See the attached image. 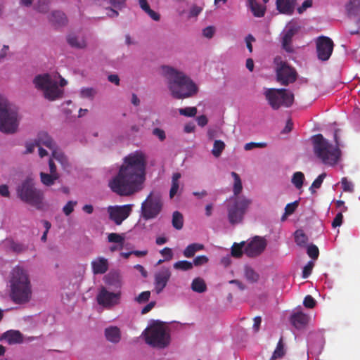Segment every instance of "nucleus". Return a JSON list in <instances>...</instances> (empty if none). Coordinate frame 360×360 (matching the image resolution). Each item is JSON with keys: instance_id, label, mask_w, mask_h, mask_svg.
<instances>
[{"instance_id": "obj_1", "label": "nucleus", "mask_w": 360, "mask_h": 360, "mask_svg": "<svg viewBox=\"0 0 360 360\" xmlns=\"http://www.w3.org/2000/svg\"><path fill=\"white\" fill-rule=\"evenodd\" d=\"M146 156L140 150L124 158L117 175L114 177V193L120 196H130L141 191L146 180Z\"/></svg>"}, {"instance_id": "obj_2", "label": "nucleus", "mask_w": 360, "mask_h": 360, "mask_svg": "<svg viewBox=\"0 0 360 360\" xmlns=\"http://www.w3.org/2000/svg\"><path fill=\"white\" fill-rule=\"evenodd\" d=\"M161 69L173 98L184 99L192 97L198 93V87L195 83L183 72L167 65L162 66Z\"/></svg>"}, {"instance_id": "obj_3", "label": "nucleus", "mask_w": 360, "mask_h": 360, "mask_svg": "<svg viewBox=\"0 0 360 360\" xmlns=\"http://www.w3.org/2000/svg\"><path fill=\"white\" fill-rule=\"evenodd\" d=\"M9 297L15 304H26L32 299L33 290L30 276L22 266L14 267L10 273Z\"/></svg>"}, {"instance_id": "obj_4", "label": "nucleus", "mask_w": 360, "mask_h": 360, "mask_svg": "<svg viewBox=\"0 0 360 360\" xmlns=\"http://www.w3.org/2000/svg\"><path fill=\"white\" fill-rule=\"evenodd\" d=\"M21 120L19 108L7 97L0 95V131L8 135L16 134Z\"/></svg>"}, {"instance_id": "obj_5", "label": "nucleus", "mask_w": 360, "mask_h": 360, "mask_svg": "<svg viewBox=\"0 0 360 360\" xmlns=\"http://www.w3.org/2000/svg\"><path fill=\"white\" fill-rule=\"evenodd\" d=\"M340 129H336L334 133V140L335 146L326 139L322 134H318L312 137L313 148L314 154L325 165H335L340 156V146L338 133Z\"/></svg>"}, {"instance_id": "obj_6", "label": "nucleus", "mask_w": 360, "mask_h": 360, "mask_svg": "<svg viewBox=\"0 0 360 360\" xmlns=\"http://www.w3.org/2000/svg\"><path fill=\"white\" fill-rule=\"evenodd\" d=\"M18 197L23 202L28 203L38 210L44 207V192L36 187L34 179L32 177L25 179L17 187Z\"/></svg>"}, {"instance_id": "obj_7", "label": "nucleus", "mask_w": 360, "mask_h": 360, "mask_svg": "<svg viewBox=\"0 0 360 360\" xmlns=\"http://www.w3.org/2000/svg\"><path fill=\"white\" fill-rule=\"evenodd\" d=\"M34 88L42 93L43 96L53 101L63 97V90L59 87L56 75L47 73L36 75L32 81Z\"/></svg>"}, {"instance_id": "obj_8", "label": "nucleus", "mask_w": 360, "mask_h": 360, "mask_svg": "<svg viewBox=\"0 0 360 360\" xmlns=\"http://www.w3.org/2000/svg\"><path fill=\"white\" fill-rule=\"evenodd\" d=\"M145 340L147 344L158 348H165L169 344L170 335L166 331L163 322L154 321L145 332Z\"/></svg>"}, {"instance_id": "obj_9", "label": "nucleus", "mask_w": 360, "mask_h": 360, "mask_svg": "<svg viewBox=\"0 0 360 360\" xmlns=\"http://www.w3.org/2000/svg\"><path fill=\"white\" fill-rule=\"evenodd\" d=\"M264 96L274 110H278L282 106L289 108L294 102L293 94L285 89H268Z\"/></svg>"}, {"instance_id": "obj_10", "label": "nucleus", "mask_w": 360, "mask_h": 360, "mask_svg": "<svg viewBox=\"0 0 360 360\" xmlns=\"http://www.w3.org/2000/svg\"><path fill=\"white\" fill-rule=\"evenodd\" d=\"M251 204L252 200L244 195L235 198L233 205L228 207V219L230 224L233 225L240 223Z\"/></svg>"}, {"instance_id": "obj_11", "label": "nucleus", "mask_w": 360, "mask_h": 360, "mask_svg": "<svg viewBox=\"0 0 360 360\" xmlns=\"http://www.w3.org/2000/svg\"><path fill=\"white\" fill-rule=\"evenodd\" d=\"M162 200L158 193H150L141 204V215L143 219L148 220L155 218L162 208Z\"/></svg>"}, {"instance_id": "obj_12", "label": "nucleus", "mask_w": 360, "mask_h": 360, "mask_svg": "<svg viewBox=\"0 0 360 360\" xmlns=\"http://www.w3.org/2000/svg\"><path fill=\"white\" fill-rule=\"evenodd\" d=\"M277 81L282 85L287 86L297 79V72L286 62L283 61L281 56L274 58Z\"/></svg>"}, {"instance_id": "obj_13", "label": "nucleus", "mask_w": 360, "mask_h": 360, "mask_svg": "<svg viewBox=\"0 0 360 360\" xmlns=\"http://www.w3.org/2000/svg\"><path fill=\"white\" fill-rule=\"evenodd\" d=\"M316 44L318 58L322 61L328 60L333 51V40L328 37L321 36L317 38Z\"/></svg>"}, {"instance_id": "obj_14", "label": "nucleus", "mask_w": 360, "mask_h": 360, "mask_svg": "<svg viewBox=\"0 0 360 360\" xmlns=\"http://www.w3.org/2000/svg\"><path fill=\"white\" fill-rule=\"evenodd\" d=\"M266 247V240L260 236H255L244 249V253L249 257H255L261 255Z\"/></svg>"}, {"instance_id": "obj_15", "label": "nucleus", "mask_w": 360, "mask_h": 360, "mask_svg": "<svg viewBox=\"0 0 360 360\" xmlns=\"http://www.w3.org/2000/svg\"><path fill=\"white\" fill-rule=\"evenodd\" d=\"M300 27V24L295 20H291L287 25L286 31L282 38V46L287 52L291 53L293 51L291 46L292 39Z\"/></svg>"}, {"instance_id": "obj_16", "label": "nucleus", "mask_w": 360, "mask_h": 360, "mask_svg": "<svg viewBox=\"0 0 360 360\" xmlns=\"http://www.w3.org/2000/svg\"><path fill=\"white\" fill-rule=\"evenodd\" d=\"M172 273L169 268L163 267L155 274V290L160 294L167 286L170 279Z\"/></svg>"}, {"instance_id": "obj_17", "label": "nucleus", "mask_w": 360, "mask_h": 360, "mask_svg": "<svg viewBox=\"0 0 360 360\" xmlns=\"http://www.w3.org/2000/svg\"><path fill=\"white\" fill-rule=\"evenodd\" d=\"M132 204L124 205H114L113 220L117 225H120L123 221L129 217L132 212Z\"/></svg>"}, {"instance_id": "obj_18", "label": "nucleus", "mask_w": 360, "mask_h": 360, "mask_svg": "<svg viewBox=\"0 0 360 360\" xmlns=\"http://www.w3.org/2000/svg\"><path fill=\"white\" fill-rule=\"evenodd\" d=\"M52 157L56 160L61 166L63 170L70 174L72 171V165L69 160L68 156L60 149L57 148L52 152Z\"/></svg>"}, {"instance_id": "obj_19", "label": "nucleus", "mask_w": 360, "mask_h": 360, "mask_svg": "<svg viewBox=\"0 0 360 360\" xmlns=\"http://www.w3.org/2000/svg\"><path fill=\"white\" fill-rule=\"evenodd\" d=\"M92 272L94 275L104 274L109 267L108 260L103 257H98L91 261Z\"/></svg>"}, {"instance_id": "obj_20", "label": "nucleus", "mask_w": 360, "mask_h": 360, "mask_svg": "<svg viewBox=\"0 0 360 360\" xmlns=\"http://www.w3.org/2000/svg\"><path fill=\"white\" fill-rule=\"evenodd\" d=\"M34 140L37 146H45L50 149L51 152L58 148L55 141L46 132L41 131L39 133Z\"/></svg>"}, {"instance_id": "obj_21", "label": "nucleus", "mask_w": 360, "mask_h": 360, "mask_svg": "<svg viewBox=\"0 0 360 360\" xmlns=\"http://www.w3.org/2000/svg\"><path fill=\"white\" fill-rule=\"evenodd\" d=\"M99 305L105 308H110L112 304V293L108 291L104 287H101L96 296Z\"/></svg>"}, {"instance_id": "obj_22", "label": "nucleus", "mask_w": 360, "mask_h": 360, "mask_svg": "<svg viewBox=\"0 0 360 360\" xmlns=\"http://www.w3.org/2000/svg\"><path fill=\"white\" fill-rule=\"evenodd\" d=\"M1 340H4L9 345L21 344L23 342V335L19 330H10L3 333Z\"/></svg>"}, {"instance_id": "obj_23", "label": "nucleus", "mask_w": 360, "mask_h": 360, "mask_svg": "<svg viewBox=\"0 0 360 360\" xmlns=\"http://www.w3.org/2000/svg\"><path fill=\"white\" fill-rule=\"evenodd\" d=\"M297 0H276V8L283 14L292 15Z\"/></svg>"}, {"instance_id": "obj_24", "label": "nucleus", "mask_w": 360, "mask_h": 360, "mask_svg": "<svg viewBox=\"0 0 360 360\" xmlns=\"http://www.w3.org/2000/svg\"><path fill=\"white\" fill-rule=\"evenodd\" d=\"M309 321V317L302 312H296L290 316L292 325L297 329L304 328Z\"/></svg>"}, {"instance_id": "obj_25", "label": "nucleus", "mask_w": 360, "mask_h": 360, "mask_svg": "<svg viewBox=\"0 0 360 360\" xmlns=\"http://www.w3.org/2000/svg\"><path fill=\"white\" fill-rule=\"evenodd\" d=\"M50 22L55 25H63L67 22V18L64 13L60 11H53L49 16Z\"/></svg>"}, {"instance_id": "obj_26", "label": "nucleus", "mask_w": 360, "mask_h": 360, "mask_svg": "<svg viewBox=\"0 0 360 360\" xmlns=\"http://www.w3.org/2000/svg\"><path fill=\"white\" fill-rule=\"evenodd\" d=\"M41 183L45 186H51L59 179V176L51 173L41 172L39 174Z\"/></svg>"}, {"instance_id": "obj_27", "label": "nucleus", "mask_w": 360, "mask_h": 360, "mask_svg": "<svg viewBox=\"0 0 360 360\" xmlns=\"http://www.w3.org/2000/svg\"><path fill=\"white\" fill-rule=\"evenodd\" d=\"M204 248L202 244L191 243L184 249L183 252L184 256L187 258L193 257L196 252L202 250Z\"/></svg>"}, {"instance_id": "obj_28", "label": "nucleus", "mask_w": 360, "mask_h": 360, "mask_svg": "<svg viewBox=\"0 0 360 360\" xmlns=\"http://www.w3.org/2000/svg\"><path fill=\"white\" fill-rule=\"evenodd\" d=\"M244 276L246 280L252 283H257L259 279V275L251 266H245Z\"/></svg>"}, {"instance_id": "obj_29", "label": "nucleus", "mask_w": 360, "mask_h": 360, "mask_svg": "<svg viewBox=\"0 0 360 360\" xmlns=\"http://www.w3.org/2000/svg\"><path fill=\"white\" fill-rule=\"evenodd\" d=\"M191 289L194 292L202 293L206 291L207 285L202 278L197 277L191 283Z\"/></svg>"}, {"instance_id": "obj_30", "label": "nucleus", "mask_w": 360, "mask_h": 360, "mask_svg": "<svg viewBox=\"0 0 360 360\" xmlns=\"http://www.w3.org/2000/svg\"><path fill=\"white\" fill-rule=\"evenodd\" d=\"M231 176L233 178L234 183L233 186V192L235 198L240 197L238 195L243 190L242 181L240 176L235 172H231Z\"/></svg>"}, {"instance_id": "obj_31", "label": "nucleus", "mask_w": 360, "mask_h": 360, "mask_svg": "<svg viewBox=\"0 0 360 360\" xmlns=\"http://www.w3.org/2000/svg\"><path fill=\"white\" fill-rule=\"evenodd\" d=\"M285 354V349L284 347L283 340L281 337L277 343L276 347L272 354L271 360H276L277 359L282 358Z\"/></svg>"}, {"instance_id": "obj_32", "label": "nucleus", "mask_w": 360, "mask_h": 360, "mask_svg": "<svg viewBox=\"0 0 360 360\" xmlns=\"http://www.w3.org/2000/svg\"><path fill=\"white\" fill-rule=\"evenodd\" d=\"M172 226L177 230H180L184 226V217L179 211H175L172 214Z\"/></svg>"}, {"instance_id": "obj_33", "label": "nucleus", "mask_w": 360, "mask_h": 360, "mask_svg": "<svg viewBox=\"0 0 360 360\" xmlns=\"http://www.w3.org/2000/svg\"><path fill=\"white\" fill-rule=\"evenodd\" d=\"M68 41L71 46L79 49L84 48L86 45L84 39L75 35H70L68 38Z\"/></svg>"}, {"instance_id": "obj_34", "label": "nucleus", "mask_w": 360, "mask_h": 360, "mask_svg": "<svg viewBox=\"0 0 360 360\" xmlns=\"http://www.w3.org/2000/svg\"><path fill=\"white\" fill-rule=\"evenodd\" d=\"M250 9L255 17H263L265 14V7L259 4L257 1L249 4Z\"/></svg>"}, {"instance_id": "obj_35", "label": "nucleus", "mask_w": 360, "mask_h": 360, "mask_svg": "<svg viewBox=\"0 0 360 360\" xmlns=\"http://www.w3.org/2000/svg\"><path fill=\"white\" fill-rule=\"evenodd\" d=\"M244 241L240 242V243H234L231 247V255L236 258H240L243 254V249H245Z\"/></svg>"}, {"instance_id": "obj_36", "label": "nucleus", "mask_w": 360, "mask_h": 360, "mask_svg": "<svg viewBox=\"0 0 360 360\" xmlns=\"http://www.w3.org/2000/svg\"><path fill=\"white\" fill-rule=\"evenodd\" d=\"M298 205H299V200H295L291 203L287 204L285 207L284 214L281 217V220L284 221L288 216L293 214L295 212V211L296 210V209L297 208Z\"/></svg>"}, {"instance_id": "obj_37", "label": "nucleus", "mask_w": 360, "mask_h": 360, "mask_svg": "<svg viewBox=\"0 0 360 360\" xmlns=\"http://www.w3.org/2000/svg\"><path fill=\"white\" fill-rule=\"evenodd\" d=\"M225 148L224 143L221 140H216L214 142L212 153L214 157H219Z\"/></svg>"}, {"instance_id": "obj_38", "label": "nucleus", "mask_w": 360, "mask_h": 360, "mask_svg": "<svg viewBox=\"0 0 360 360\" xmlns=\"http://www.w3.org/2000/svg\"><path fill=\"white\" fill-rule=\"evenodd\" d=\"M174 268L181 271H188L193 269V263L187 260H181L174 264Z\"/></svg>"}, {"instance_id": "obj_39", "label": "nucleus", "mask_w": 360, "mask_h": 360, "mask_svg": "<svg viewBox=\"0 0 360 360\" xmlns=\"http://www.w3.org/2000/svg\"><path fill=\"white\" fill-rule=\"evenodd\" d=\"M304 180V175L301 172H296L294 173L292 178V183L297 188H301L303 185V181Z\"/></svg>"}, {"instance_id": "obj_40", "label": "nucleus", "mask_w": 360, "mask_h": 360, "mask_svg": "<svg viewBox=\"0 0 360 360\" xmlns=\"http://www.w3.org/2000/svg\"><path fill=\"white\" fill-rule=\"evenodd\" d=\"M96 94V89L91 87L82 88L79 91V95L83 98L93 99Z\"/></svg>"}, {"instance_id": "obj_41", "label": "nucleus", "mask_w": 360, "mask_h": 360, "mask_svg": "<svg viewBox=\"0 0 360 360\" xmlns=\"http://www.w3.org/2000/svg\"><path fill=\"white\" fill-rule=\"evenodd\" d=\"M295 242L298 245H305L307 242V237L301 230H297L295 233Z\"/></svg>"}, {"instance_id": "obj_42", "label": "nucleus", "mask_w": 360, "mask_h": 360, "mask_svg": "<svg viewBox=\"0 0 360 360\" xmlns=\"http://www.w3.org/2000/svg\"><path fill=\"white\" fill-rule=\"evenodd\" d=\"M326 174L325 173L321 174L312 183L309 188L311 193H314L316 191L314 188H319L325 179Z\"/></svg>"}, {"instance_id": "obj_43", "label": "nucleus", "mask_w": 360, "mask_h": 360, "mask_svg": "<svg viewBox=\"0 0 360 360\" xmlns=\"http://www.w3.org/2000/svg\"><path fill=\"white\" fill-rule=\"evenodd\" d=\"M179 112L181 115L185 117H194L197 113V108L195 107H186L184 108L179 109Z\"/></svg>"}, {"instance_id": "obj_44", "label": "nucleus", "mask_w": 360, "mask_h": 360, "mask_svg": "<svg viewBox=\"0 0 360 360\" xmlns=\"http://www.w3.org/2000/svg\"><path fill=\"white\" fill-rule=\"evenodd\" d=\"M77 205V201L70 200L63 207V212L65 216H69L75 210Z\"/></svg>"}, {"instance_id": "obj_45", "label": "nucleus", "mask_w": 360, "mask_h": 360, "mask_svg": "<svg viewBox=\"0 0 360 360\" xmlns=\"http://www.w3.org/2000/svg\"><path fill=\"white\" fill-rule=\"evenodd\" d=\"M341 184L342 190L345 192L352 193L354 191V185L352 182L348 181V179L346 177L342 178Z\"/></svg>"}, {"instance_id": "obj_46", "label": "nucleus", "mask_w": 360, "mask_h": 360, "mask_svg": "<svg viewBox=\"0 0 360 360\" xmlns=\"http://www.w3.org/2000/svg\"><path fill=\"white\" fill-rule=\"evenodd\" d=\"M150 292L147 290V291H143L142 292H141L136 298H135V300L139 303V304H141V303H144V302H146L149 300L150 299Z\"/></svg>"}, {"instance_id": "obj_47", "label": "nucleus", "mask_w": 360, "mask_h": 360, "mask_svg": "<svg viewBox=\"0 0 360 360\" xmlns=\"http://www.w3.org/2000/svg\"><path fill=\"white\" fill-rule=\"evenodd\" d=\"M307 255L312 259H316L319 255V250L316 245H311L307 248Z\"/></svg>"}, {"instance_id": "obj_48", "label": "nucleus", "mask_w": 360, "mask_h": 360, "mask_svg": "<svg viewBox=\"0 0 360 360\" xmlns=\"http://www.w3.org/2000/svg\"><path fill=\"white\" fill-rule=\"evenodd\" d=\"M161 255L164 257L165 261H169L173 257V252L170 248H164L162 250L160 251Z\"/></svg>"}, {"instance_id": "obj_49", "label": "nucleus", "mask_w": 360, "mask_h": 360, "mask_svg": "<svg viewBox=\"0 0 360 360\" xmlns=\"http://www.w3.org/2000/svg\"><path fill=\"white\" fill-rule=\"evenodd\" d=\"M314 264L313 262L309 261L303 268L302 277L304 278H308L312 271Z\"/></svg>"}, {"instance_id": "obj_50", "label": "nucleus", "mask_w": 360, "mask_h": 360, "mask_svg": "<svg viewBox=\"0 0 360 360\" xmlns=\"http://www.w3.org/2000/svg\"><path fill=\"white\" fill-rule=\"evenodd\" d=\"M208 258L205 255H200L196 257L194 259L193 263V266H199L201 265H204L208 262Z\"/></svg>"}, {"instance_id": "obj_51", "label": "nucleus", "mask_w": 360, "mask_h": 360, "mask_svg": "<svg viewBox=\"0 0 360 360\" xmlns=\"http://www.w3.org/2000/svg\"><path fill=\"white\" fill-rule=\"evenodd\" d=\"M49 173L60 177V174L58 172L57 166L54 162V158H53L52 156L49 160Z\"/></svg>"}, {"instance_id": "obj_52", "label": "nucleus", "mask_w": 360, "mask_h": 360, "mask_svg": "<svg viewBox=\"0 0 360 360\" xmlns=\"http://www.w3.org/2000/svg\"><path fill=\"white\" fill-rule=\"evenodd\" d=\"M37 11L40 13H45L49 11V2L47 0H39Z\"/></svg>"}, {"instance_id": "obj_53", "label": "nucleus", "mask_w": 360, "mask_h": 360, "mask_svg": "<svg viewBox=\"0 0 360 360\" xmlns=\"http://www.w3.org/2000/svg\"><path fill=\"white\" fill-rule=\"evenodd\" d=\"M153 135L157 136L160 141H163L166 139V134L163 129L156 127L152 131Z\"/></svg>"}, {"instance_id": "obj_54", "label": "nucleus", "mask_w": 360, "mask_h": 360, "mask_svg": "<svg viewBox=\"0 0 360 360\" xmlns=\"http://www.w3.org/2000/svg\"><path fill=\"white\" fill-rule=\"evenodd\" d=\"M303 304L305 307L312 309L316 305V301L311 295H307L303 302Z\"/></svg>"}, {"instance_id": "obj_55", "label": "nucleus", "mask_w": 360, "mask_h": 360, "mask_svg": "<svg viewBox=\"0 0 360 360\" xmlns=\"http://www.w3.org/2000/svg\"><path fill=\"white\" fill-rule=\"evenodd\" d=\"M10 248L15 252H22L25 250L26 248L20 243H18L13 241L10 242Z\"/></svg>"}, {"instance_id": "obj_56", "label": "nucleus", "mask_w": 360, "mask_h": 360, "mask_svg": "<svg viewBox=\"0 0 360 360\" xmlns=\"http://www.w3.org/2000/svg\"><path fill=\"white\" fill-rule=\"evenodd\" d=\"M266 146V143H255V142H250L245 145L244 149L245 150H250L255 148H264Z\"/></svg>"}, {"instance_id": "obj_57", "label": "nucleus", "mask_w": 360, "mask_h": 360, "mask_svg": "<svg viewBox=\"0 0 360 360\" xmlns=\"http://www.w3.org/2000/svg\"><path fill=\"white\" fill-rule=\"evenodd\" d=\"M313 5L312 0H305L302 4L297 8V12L300 14L304 13L307 8H311Z\"/></svg>"}, {"instance_id": "obj_58", "label": "nucleus", "mask_w": 360, "mask_h": 360, "mask_svg": "<svg viewBox=\"0 0 360 360\" xmlns=\"http://www.w3.org/2000/svg\"><path fill=\"white\" fill-rule=\"evenodd\" d=\"M202 11V8L200 6H198L197 5H193L191 6L190 11H189V18H194L197 17Z\"/></svg>"}, {"instance_id": "obj_59", "label": "nucleus", "mask_w": 360, "mask_h": 360, "mask_svg": "<svg viewBox=\"0 0 360 360\" xmlns=\"http://www.w3.org/2000/svg\"><path fill=\"white\" fill-rule=\"evenodd\" d=\"M215 29L213 26H208L203 29L202 30V34L205 37L211 39L214 34Z\"/></svg>"}, {"instance_id": "obj_60", "label": "nucleus", "mask_w": 360, "mask_h": 360, "mask_svg": "<svg viewBox=\"0 0 360 360\" xmlns=\"http://www.w3.org/2000/svg\"><path fill=\"white\" fill-rule=\"evenodd\" d=\"M343 220V215L342 212H338L332 222V226L336 228L340 226Z\"/></svg>"}, {"instance_id": "obj_61", "label": "nucleus", "mask_w": 360, "mask_h": 360, "mask_svg": "<svg viewBox=\"0 0 360 360\" xmlns=\"http://www.w3.org/2000/svg\"><path fill=\"white\" fill-rule=\"evenodd\" d=\"M36 147H37V146L36 144L35 140H34V141H32V142H27L25 143L26 150L25 151V154L32 153Z\"/></svg>"}, {"instance_id": "obj_62", "label": "nucleus", "mask_w": 360, "mask_h": 360, "mask_svg": "<svg viewBox=\"0 0 360 360\" xmlns=\"http://www.w3.org/2000/svg\"><path fill=\"white\" fill-rule=\"evenodd\" d=\"M255 41V37L252 34H248L245 37L246 46H247V48H248V49L249 50V51L250 53L252 51V42Z\"/></svg>"}, {"instance_id": "obj_63", "label": "nucleus", "mask_w": 360, "mask_h": 360, "mask_svg": "<svg viewBox=\"0 0 360 360\" xmlns=\"http://www.w3.org/2000/svg\"><path fill=\"white\" fill-rule=\"evenodd\" d=\"M155 304H156V302L155 301H152V302H149L141 309V314H147L155 306Z\"/></svg>"}, {"instance_id": "obj_64", "label": "nucleus", "mask_w": 360, "mask_h": 360, "mask_svg": "<svg viewBox=\"0 0 360 360\" xmlns=\"http://www.w3.org/2000/svg\"><path fill=\"white\" fill-rule=\"evenodd\" d=\"M146 13L155 21H159L160 19V15L151 8H150Z\"/></svg>"}]
</instances>
